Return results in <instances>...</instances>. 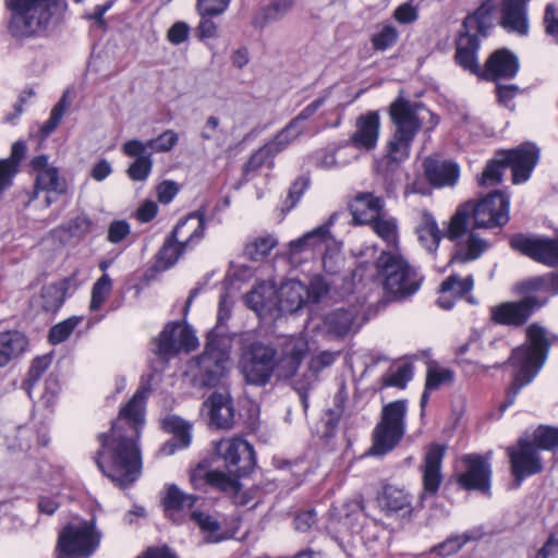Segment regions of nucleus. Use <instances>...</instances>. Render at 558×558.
Returning <instances> with one entry per match:
<instances>
[{"label": "nucleus", "instance_id": "23", "mask_svg": "<svg viewBox=\"0 0 558 558\" xmlns=\"http://www.w3.org/2000/svg\"><path fill=\"white\" fill-rule=\"evenodd\" d=\"M530 0H500L499 25L519 36L529 34L527 4Z\"/></svg>", "mask_w": 558, "mask_h": 558}, {"label": "nucleus", "instance_id": "46", "mask_svg": "<svg viewBox=\"0 0 558 558\" xmlns=\"http://www.w3.org/2000/svg\"><path fill=\"white\" fill-rule=\"evenodd\" d=\"M186 250L190 248L183 247L182 242L170 234L157 253V268L166 270L172 267Z\"/></svg>", "mask_w": 558, "mask_h": 558}, {"label": "nucleus", "instance_id": "60", "mask_svg": "<svg viewBox=\"0 0 558 558\" xmlns=\"http://www.w3.org/2000/svg\"><path fill=\"white\" fill-rule=\"evenodd\" d=\"M231 0H196V11L201 17H214L223 14Z\"/></svg>", "mask_w": 558, "mask_h": 558}, {"label": "nucleus", "instance_id": "45", "mask_svg": "<svg viewBox=\"0 0 558 558\" xmlns=\"http://www.w3.org/2000/svg\"><path fill=\"white\" fill-rule=\"evenodd\" d=\"M453 372L449 368H441L436 365H429L426 374L425 388L421 397L420 405L422 411L429 400V392L437 390L440 386L450 384L453 380Z\"/></svg>", "mask_w": 558, "mask_h": 558}, {"label": "nucleus", "instance_id": "26", "mask_svg": "<svg viewBox=\"0 0 558 558\" xmlns=\"http://www.w3.org/2000/svg\"><path fill=\"white\" fill-rule=\"evenodd\" d=\"M210 424L217 428H231L235 423V409L229 392L216 391L204 402Z\"/></svg>", "mask_w": 558, "mask_h": 558}, {"label": "nucleus", "instance_id": "21", "mask_svg": "<svg viewBox=\"0 0 558 558\" xmlns=\"http://www.w3.org/2000/svg\"><path fill=\"white\" fill-rule=\"evenodd\" d=\"M465 471L458 475V484L466 490H478L484 494L490 488V465L480 454H466L462 458Z\"/></svg>", "mask_w": 558, "mask_h": 558}, {"label": "nucleus", "instance_id": "41", "mask_svg": "<svg viewBox=\"0 0 558 558\" xmlns=\"http://www.w3.org/2000/svg\"><path fill=\"white\" fill-rule=\"evenodd\" d=\"M190 520L198 526L204 534V541L206 543H218L225 539V535L221 532V524L215 515L195 508V510L190 513Z\"/></svg>", "mask_w": 558, "mask_h": 558}, {"label": "nucleus", "instance_id": "56", "mask_svg": "<svg viewBox=\"0 0 558 558\" xmlns=\"http://www.w3.org/2000/svg\"><path fill=\"white\" fill-rule=\"evenodd\" d=\"M82 319L83 317L81 316H71L54 325L49 331V341L52 344H58L65 341L73 332V330L78 326Z\"/></svg>", "mask_w": 558, "mask_h": 558}, {"label": "nucleus", "instance_id": "57", "mask_svg": "<svg viewBox=\"0 0 558 558\" xmlns=\"http://www.w3.org/2000/svg\"><path fill=\"white\" fill-rule=\"evenodd\" d=\"M112 289V282L107 274L102 276L94 283L92 289L90 310L97 311L101 307L104 302L109 296Z\"/></svg>", "mask_w": 558, "mask_h": 558}, {"label": "nucleus", "instance_id": "9", "mask_svg": "<svg viewBox=\"0 0 558 558\" xmlns=\"http://www.w3.org/2000/svg\"><path fill=\"white\" fill-rule=\"evenodd\" d=\"M377 275L385 292L393 300H404L418 291L423 276L398 253L381 252L376 260Z\"/></svg>", "mask_w": 558, "mask_h": 558}, {"label": "nucleus", "instance_id": "12", "mask_svg": "<svg viewBox=\"0 0 558 558\" xmlns=\"http://www.w3.org/2000/svg\"><path fill=\"white\" fill-rule=\"evenodd\" d=\"M230 359L226 352L216 347H206L191 365L195 385L201 387H215L227 375Z\"/></svg>", "mask_w": 558, "mask_h": 558}, {"label": "nucleus", "instance_id": "38", "mask_svg": "<svg viewBox=\"0 0 558 558\" xmlns=\"http://www.w3.org/2000/svg\"><path fill=\"white\" fill-rule=\"evenodd\" d=\"M355 312L337 308L328 313L323 320V330L332 338H343L353 329Z\"/></svg>", "mask_w": 558, "mask_h": 558}, {"label": "nucleus", "instance_id": "29", "mask_svg": "<svg viewBox=\"0 0 558 558\" xmlns=\"http://www.w3.org/2000/svg\"><path fill=\"white\" fill-rule=\"evenodd\" d=\"M206 229L205 215L201 211H194L181 219L171 234L173 239L182 242L183 247L192 248L204 238Z\"/></svg>", "mask_w": 558, "mask_h": 558}, {"label": "nucleus", "instance_id": "3", "mask_svg": "<svg viewBox=\"0 0 558 558\" xmlns=\"http://www.w3.org/2000/svg\"><path fill=\"white\" fill-rule=\"evenodd\" d=\"M307 350V342L303 338L290 337L284 340L281 356L277 360L272 347L254 342L243 351L240 367L248 384L264 386L270 380L275 368L279 376H293Z\"/></svg>", "mask_w": 558, "mask_h": 558}, {"label": "nucleus", "instance_id": "6", "mask_svg": "<svg viewBox=\"0 0 558 558\" xmlns=\"http://www.w3.org/2000/svg\"><path fill=\"white\" fill-rule=\"evenodd\" d=\"M509 207L510 197L501 191H495L480 202H465L450 218L448 235L457 238L469 227L471 217L475 228L502 227L509 221Z\"/></svg>", "mask_w": 558, "mask_h": 558}, {"label": "nucleus", "instance_id": "19", "mask_svg": "<svg viewBox=\"0 0 558 558\" xmlns=\"http://www.w3.org/2000/svg\"><path fill=\"white\" fill-rule=\"evenodd\" d=\"M510 246L535 262L548 267H558V236L547 239L514 234L510 239Z\"/></svg>", "mask_w": 558, "mask_h": 558}, {"label": "nucleus", "instance_id": "55", "mask_svg": "<svg viewBox=\"0 0 558 558\" xmlns=\"http://www.w3.org/2000/svg\"><path fill=\"white\" fill-rule=\"evenodd\" d=\"M179 141V135L173 130H166L159 136L144 142V148L150 149L149 153H168Z\"/></svg>", "mask_w": 558, "mask_h": 558}, {"label": "nucleus", "instance_id": "10", "mask_svg": "<svg viewBox=\"0 0 558 558\" xmlns=\"http://www.w3.org/2000/svg\"><path fill=\"white\" fill-rule=\"evenodd\" d=\"M405 414L404 400L390 402L383 408L380 421L373 432L371 454L384 456L397 447L405 434Z\"/></svg>", "mask_w": 558, "mask_h": 558}, {"label": "nucleus", "instance_id": "8", "mask_svg": "<svg viewBox=\"0 0 558 558\" xmlns=\"http://www.w3.org/2000/svg\"><path fill=\"white\" fill-rule=\"evenodd\" d=\"M538 158L539 150L531 143L497 151L495 157L486 163L477 182L482 186L496 185L501 182L504 171L511 168L513 183H523L530 178Z\"/></svg>", "mask_w": 558, "mask_h": 558}, {"label": "nucleus", "instance_id": "61", "mask_svg": "<svg viewBox=\"0 0 558 558\" xmlns=\"http://www.w3.org/2000/svg\"><path fill=\"white\" fill-rule=\"evenodd\" d=\"M328 94H325L300 111L290 122L303 134L306 131V122L317 112V110L325 104Z\"/></svg>", "mask_w": 558, "mask_h": 558}, {"label": "nucleus", "instance_id": "35", "mask_svg": "<svg viewBox=\"0 0 558 558\" xmlns=\"http://www.w3.org/2000/svg\"><path fill=\"white\" fill-rule=\"evenodd\" d=\"M378 500L381 509L388 515L399 514L404 517L412 513L410 495L393 485H386Z\"/></svg>", "mask_w": 558, "mask_h": 558}, {"label": "nucleus", "instance_id": "11", "mask_svg": "<svg viewBox=\"0 0 558 558\" xmlns=\"http://www.w3.org/2000/svg\"><path fill=\"white\" fill-rule=\"evenodd\" d=\"M100 538L94 521L69 524L59 534L58 549L65 556L88 558L99 546Z\"/></svg>", "mask_w": 558, "mask_h": 558}, {"label": "nucleus", "instance_id": "50", "mask_svg": "<svg viewBox=\"0 0 558 558\" xmlns=\"http://www.w3.org/2000/svg\"><path fill=\"white\" fill-rule=\"evenodd\" d=\"M481 337L482 335L480 331L473 330L468 341L457 349V362L464 368L465 372H469V368L474 371L475 364L465 356L468 352H472L474 355H478L480 353L484 355L485 347L482 343Z\"/></svg>", "mask_w": 558, "mask_h": 558}, {"label": "nucleus", "instance_id": "39", "mask_svg": "<svg viewBox=\"0 0 558 558\" xmlns=\"http://www.w3.org/2000/svg\"><path fill=\"white\" fill-rule=\"evenodd\" d=\"M294 7L295 0H271L255 12L252 25L255 28H264L270 23L282 20Z\"/></svg>", "mask_w": 558, "mask_h": 558}, {"label": "nucleus", "instance_id": "59", "mask_svg": "<svg viewBox=\"0 0 558 558\" xmlns=\"http://www.w3.org/2000/svg\"><path fill=\"white\" fill-rule=\"evenodd\" d=\"M69 104L65 95L53 106L49 119L43 124L40 132L44 137L49 136L60 124Z\"/></svg>", "mask_w": 558, "mask_h": 558}, {"label": "nucleus", "instance_id": "62", "mask_svg": "<svg viewBox=\"0 0 558 558\" xmlns=\"http://www.w3.org/2000/svg\"><path fill=\"white\" fill-rule=\"evenodd\" d=\"M398 31L392 25H385L379 32L371 38L372 45L376 50L385 51L396 44Z\"/></svg>", "mask_w": 558, "mask_h": 558}, {"label": "nucleus", "instance_id": "44", "mask_svg": "<svg viewBox=\"0 0 558 558\" xmlns=\"http://www.w3.org/2000/svg\"><path fill=\"white\" fill-rule=\"evenodd\" d=\"M509 351V345L506 340L504 339H495L490 341L484 349V359L487 362V364H482L480 362H475L474 364V372L475 371H482L486 372L487 369L494 367L499 368L504 366L505 364H508L510 362V357L506 360L505 362H499V359L504 357L507 352Z\"/></svg>", "mask_w": 558, "mask_h": 558}, {"label": "nucleus", "instance_id": "33", "mask_svg": "<svg viewBox=\"0 0 558 558\" xmlns=\"http://www.w3.org/2000/svg\"><path fill=\"white\" fill-rule=\"evenodd\" d=\"M385 202L372 193H360L350 205L353 219L361 225H368L383 215Z\"/></svg>", "mask_w": 558, "mask_h": 558}, {"label": "nucleus", "instance_id": "31", "mask_svg": "<svg viewBox=\"0 0 558 558\" xmlns=\"http://www.w3.org/2000/svg\"><path fill=\"white\" fill-rule=\"evenodd\" d=\"M306 302V286H304L300 280L289 279L282 282L277 290V304L279 312H296Z\"/></svg>", "mask_w": 558, "mask_h": 558}, {"label": "nucleus", "instance_id": "5", "mask_svg": "<svg viewBox=\"0 0 558 558\" xmlns=\"http://www.w3.org/2000/svg\"><path fill=\"white\" fill-rule=\"evenodd\" d=\"M495 10L496 0L482 1L474 12L464 17L456 39V62L472 74L480 73L477 51L481 39L486 38L494 27Z\"/></svg>", "mask_w": 558, "mask_h": 558}, {"label": "nucleus", "instance_id": "1", "mask_svg": "<svg viewBox=\"0 0 558 558\" xmlns=\"http://www.w3.org/2000/svg\"><path fill=\"white\" fill-rule=\"evenodd\" d=\"M149 391L145 387L138 389L120 410L110 432L98 435L100 448L95 462L104 475L121 488L131 486L141 475L138 439L145 423V403Z\"/></svg>", "mask_w": 558, "mask_h": 558}, {"label": "nucleus", "instance_id": "22", "mask_svg": "<svg viewBox=\"0 0 558 558\" xmlns=\"http://www.w3.org/2000/svg\"><path fill=\"white\" fill-rule=\"evenodd\" d=\"M424 175L427 182L436 187H452L460 177L459 165L438 154L426 157L423 161Z\"/></svg>", "mask_w": 558, "mask_h": 558}, {"label": "nucleus", "instance_id": "32", "mask_svg": "<svg viewBox=\"0 0 558 558\" xmlns=\"http://www.w3.org/2000/svg\"><path fill=\"white\" fill-rule=\"evenodd\" d=\"M245 304L258 316L272 314L278 311L277 290L269 282L258 283L254 289L245 294Z\"/></svg>", "mask_w": 558, "mask_h": 558}, {"label": "nucleus", "instance_id": "64", "mask_svg": "<svg viewBox=\"0 0 558 558\" xmlns=\"http://www.w3.org/2000/svg\"><path fill=\"white\" fill-rule=\"evenodd\" d=\"M90 228L92 220L85 215L76 216L62 227L71 236L78 239L85 236L90 231Z\"/></svg>", "mask_w": 558, "mask_h": 558}, {"label": "nucleus", "instance_id": "13", "mask_svg": "<svg viewBox=\"0 0 558 558\" xmlns=\"http://www.w3.org/2000/svg\"><path fill=\"white\" fill-rule=\"evenodd\" d=\"M217 454L223 460L230 474L245 476L256 465L253 446L240 437L226 438L216 445Z\"/></svg>", "mask_w": 558, "mask_h": 558}, {"label": "nucleus", "instance_id": "28", "mask_svg": "<svg viewBox=\"0 0 558 558\" xmlns=\"http://www.w3.org/2000/svg\"><path fill=\"white\" fill-rule=\"evenodd\" d=\"M122 151L125 156L135 158L130 165L126 173L133 181H145L153 169L151 153L144 148V142L140 140H130L122 145Z\"/></svg>", "mask_w": 558, "mask_h": 558}, {"label": "nucleus", "instance_id": "49", "mask_svg": "<svg viewBox=\"0 0 558 558\" xmlns=\"http://www.w3.org/2000/svg\"><path fill=\"white\" fill-rule=\"evenodd\" d=\"M64 283H50L41 289L39 295V306L47 313L57 312L64 302Z\"/></svg>", "mask_w": 558, "mask_h": 558}, {"label": "nucleus", "instance_id": "25", "mask_svg": "<svg viewBox=\"0 0 558 558\" xmlns=\"http://www.w3.org/2000/svg\"><path fill=\"white\" fill-rule=\"evenodd\" d=\"M464 229L457 238L448 235V229L445 231V236L456 243L454 253L451 257V263L464 264L477 259L488 247L485 240L480 238L475 232L471 231L466 234Z\"/></svg>", "mask_w": 558, "mask_h": 558}, {"label": "nucleus", "instance_id": "36", "mask_svg": "<svg viewBox=\"0 0 558 558\" xmlns=\"http://www.w3.org/2000/svg\"><path fill=\"white\" fill-rule=\"evenodd\" d=\"M28 347L27 337L19 330L0 332V368L20 357Z\"/></svg>", "mask_w": 558, "mask_h": 558}, {"label": "nucleus", "instance_id": "48", "mask_svg": "<svg viewBox=\"0 0 558 558\" xmlns=\"http://www.w3.org/2000/svg\"><path fill=\"white\" fill-rule=\"evenodd\" d=\"M278 240L274 234H262L246 243L244 254L254 262L264 259L277 246Z\"/></svg>", "mask_w": 558, "mask_h": 558}, {"label": "nucleus", "instance_id": "51", "mask_svg": "<svg viewBox=\"0 0 558 558\" xmlns=\"http://www.w3.org/2000/svg\"><path fill=\"white\" fill-rule=\"evenodd\" d=\"M239 477L232 474L227 475L222 471L213 470L206 474V482L221 492L234 495L241 489Z\"/></svg>", "mask_w": 558, "mask_h": 558}, {"label": "nucleus", "instance_id": "42", "mask_svg": "<svg viewBox=\"0 0 558 558\" xmlns=\"http://www.w3.org/2000/svg\"><path fill=\"white\" fill-rule=\"evenodd\" d=\"M26 153V144L17 141L12 145L11 158L0 160V194L12 183L19 163Z\"/></svg>", "mask_w": 558, "mask_h": 558}, {"label": "nucleus", "instance_id": "40", "mask_svg": "<svg viewBox=\"0 0 558 558\" xmlns=\"http://www.w3.org/2000/svg\"><path fill=\"white\" fill-rule=\"evenodd\" d=\"M163 428L173 434L174 444H166L161 451L165 454H171L175 447L185 448L191 442L190 425L178 416H167L163 420Z\"/></svg>", "mask_w": 558, "mask_h": 558}, {"label": "nucleus", "instance_id": "53", "mask_svg": "<svg viewBox=\"0 0 558 558\" xmlns=\"http://www.w3.org/2000/svg\"><path fill=\"white\" fill-rule=\"evenodd\" d=\"M51 364L50 355L37 356L33 360L27 377L23 380V389L27 392V395L32 396V390L35 384L39 380L41 375L48 369Z\"/></svg>", "mask_w": 558, "mask_h": 558}, {"label": "nucleus", "instance_id": "52", "mask_svg": "<svg viewBox=\"0 0 558 558\" xmlns=\"http://www.w3.org/2000/svg\"><path fill=\"white\" fill-rule=\"evenodd\" d=\"M472 289V276L460 278L458 275H450L446 280L441 282L439 287V293L451 294L458 299L469 293Z\"/></svg>", "mask_w": 558, "mask_h": 558}, {"label": "nucleus", "instance_id": "2", "mask_svg": "<svg viewBox=\"0 0 558 558\" xmlns=\"http://www.w3.org/2000/svg\"><path fill=\"white\" fill-rule=\"evenodd\" d=\"M395 131L387 143L386 154L376 161V172L390 180L400 165L410 157L411 146L423 126L425 117L434 114L420 102L399 97L389 107Z\"/></svg>", "mask_w": 558, "mask_h": 558}, {"label": "nucleus", "instance_id": "54", "mask_svg": "<svg viewBox=\"0 0 558 558\" xmlns=\"http://www.w3.org/2000/svg\"><path fill=\"white\" fill-rule=\"evenodd\" d=\"M302 133L291 122H289L275 137L267 142L275 155L283 151L291 143H293Z\"/></svg>", "mask_w": 558, "mask_h": 558}, {"label": "nucleus", "instance_id": "20", "mask_svg": "<svg viewBox=\"0 0 558 558\" xmlns=\"http://www.w3.org/2000/svg\"><path fill=\"white\" fill-rule=\"evenodd\" d=\"M445 452L446 446L444 445L432 444L427 447L423 462L420 466L423 484L421 499H424L425 496L433 497L438 493L444 480L441 465Z\"/></svg>", "mask_w": 558, "mask_h": 558}, {"label": "nucleus", "instance_id": "7", "mask_svg": "<svg viewBox=\"0 0 558 558\" xmlns=\"http://www.w3.org/2000/svg\"><path fill=\"white\" fill-rule=\"evenodd\" d=\"M11 11L9 31L16 38L46 35L54 16L64 8L63 0H5Z\"/></svg>", "mask_w": 558, "mask_h": 558}, {"label": "nucleus", "instance_id": "27", "mask_svg": "<svg viewBox=\"0 0 558 558\" xmlns=\"http://www.w3.org/2000/svg\"><path fill=\"white\" fill-rule=\"evenodd\" d=\"M380 131V117L377 111H368L357 117L355 131L350 140L356 148L372 150L376 147Z\"/></svg>", "mask_w": 558, "mask_h": 558}, {"label": "nucleus", "instance_id": "47", "mask_svg": "<svg viewBox=\"0 0 558 558\" xmlns=\"http://www.w3.org/2000/svg\"><path fill=\"white\" fill-rule=\"evenodd\" d=\"M369 225L372 230L387 244L388 247L397 248L399 244V233L396 218L381 215Z\"/></svg>", "mask_w": 558, "mask_h": 558}, {"label": "nucleus", "instance_id": "34", "mask_svg": "<svg viewBox=\"0 0 558 558\" xmlns=\"http://www.w3.org/2000/svg\"><path fill=\"white\" fill-rule=\"evenodd\" d=\"M415 233L421 245L430 254H434L439 246V243L445 236L435 217L427 210L420 211L418 220L415 226Z\"/></svg>", "mask_w": 558, "mask_h": 558}, {"label": "nucleus", "instance_id": "30", "mask_svg": "<svg viewBox=\"0 0 558 558\" xmlns=\"http://www.w3.org/2000/svg\"><path fill=\"white\" fill-rule=\"evenodd\" d=\"M519 70L518 58L507 49L490 54L485 64V76L490 80L512 78Z\"/></svg>", "mask_w": 558, "mask_h": 558}, {"label": "nucleus", "instance_id": "43", "mask_svg": "<svg viewBox=\"0 0 558 558\" xmlns=\"http://www.w3.org/2000/svg\"><path fill=\"white\" fill-rule=\"evenodd\" d=\"M483 532L480 529L466 531L462 534L449 536L442 543L434 546L432 551L441 556L448 557L458 553L465 544L481 539Z\"/></svg>", "mask_w": 558, "mask_h": 558}, {"label": "nucleus", "instance_id": "18", "mask_svg": "<svg viewBox=\"0 0 558 558\" xmlns=\"http://www.w3.org/2000/svg\"><path fill=\"white\" fill-rule=\"evenodd\" d=\"M548 303L547 298L526 295L518 302L501 303L492 308V319L499 325L522 326L537 308Z\"/></svg>", "mask_w": 558, "mask_h": 558}, {"label": "nucleus", "instance_id": "24", "mask_svg": "<svg viewBox=\"0 0 558 558\" xmlns=\"http://www.w3.org/2000/svg\"><path fill=\"white\" fill-rule=\"evenodd\" d=\"M197 500V496L184 493L177 485H168L162 500L165 514L173 522L181 523L190 518Z\"/></svg>", "mask_w": 558, "mask_h": 558}, {"label": "nucleus", "instance_id": "63", "mask_svg": "<svg viewBox=\"0 0 558 558\" xmlns=\"http://www.w3.org/2000/svg\"><path fill=\"white\" fill-rule=\"evenodd\" d=\"M276 156L270 147L264 144L259 149L252 154L250 159L243 166L245 174L259 169L269 158Z\"/></svg>", "mask_w": 558, "mask_h": 558}, {"label": "nucleus", "instance_id": "37", "mask_svg": "<svg viewBox=\"0 0 558 558\" xmlns=\"http://www.w3.org/2000/svg\"><path fill=\"white\" fill-rule=\"evenodd\" d=\"M517 291L522 294L539 293L536 298L558 295V271L535 276L517 284Z\"/></svg>", "mask_w": 558, "mask_h": 558}, {"label": "nucleus", "instance_id": "15", "mask_svg": "<svg viewBox=\"0 0 558 558\" xmlns=\"http://www.w3.org/2000/svg\"><path fill=\"white\" fill-rule=\"evenodd\" d=\"M31 169L34 173V196L37 197L39 192H46L45 206L50 207L54 198L50 194L64 195L68 192V182L60 174L57 167L49 162L46 155H39L31 160Z\"/></svg>", "mask_w": 558, "mask_h": 558}, {"label": "nucleus", "instance_id": "14", "mask_svg": "<svg viewBox=\"0 0 558 558\" xmlns=\"http://www.w3.org/2000/svg\"><path fill=\"white\" fill-rule=\"evenodd\" d=\"M507 454L514 488L520 487L526 477L538 474L544 469L537 448L529 439L520 438L515 445L507 448Z\"/></svg>", "mask_w": 558, "mask_h": 558}, {"label": "nucleus", "instance_id": "58", "mask_svg": "<svg viewBox=\"0 0 558 558\" xmlns=\"http://www.w3.org/2000/svg\"><path fill=\"white\" fill-rule=\"evenodd\" d=\"M534 446L538 449L550 450L558 447V428L539 426L533 434Z\"/></svg>", "mask_w": 558, "mask_h": 558}, {"label": "nucleus", "instance_id": "16", "mask_svg": "<svg viewBox=\"0 0 558 558\" xmlns=\"http://www.w3.org/2000/svg\"><path fill=\"white\" fill-rule=\"evenodd\" d=\"M332 218L328 222L315 228L314 230L305 233L303 236L296 239L294 247L300 246L302 243H308L313 255L316 253L322 254V262L326 272L336 274L339 269V262L342 260L339 247L330 233V226Z\"/></svg>", "mask_w": 558, "mask_h": 558}, {"label": "nucleus", "instance_id": "4", "mask_svg": "<svg viewBox=\"0 0 558 558\" xmlns=\"http://www.w3.org/2000/svg\"><path fill=\"white\" fill-rule=\"evenodd\" d=\"M526 336L529 343L513 349L510 355L511 365L518 367V372L507 390L506 401L500 404L501 412L513 404L521 388L533 380L548 353L549 341L542 326L532 324L526 329Z\"/></svg>", "mask_w": 558, "mask_h": 558}, {"label": "nucleus", "instance_id": "17", "mask_svg": "<svg viewBox=\"0 0 558 558\" xmlns=\"http://www.w3.org/2000/svg\"><path fill=\"white\" fill-rule=\"evenodd\" d=\"M197 347L193 331L180 323H169L159 337L154 340L153 352L162 359H168L181 350L190 352Z\"/></svg>", "mask_w": 558, "mask_h": 558}]
</instances>
